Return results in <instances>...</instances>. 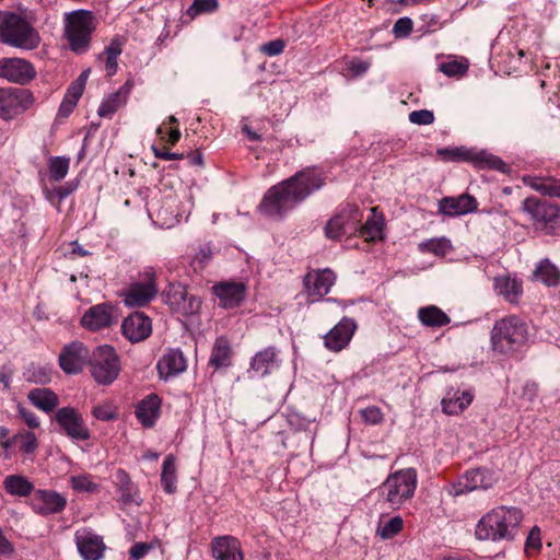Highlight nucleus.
<instances>
[{"label": "nucleus", "mask_w": 560, "mask_h": 560, "mask_svg": "<svg viewBox=\"0 0 560 560\" xmlns=\"http://www.w3.org/2000/svg\"><path fill=\"white\" fill-rule=\"evenodd\" d=\"M323 185L324 178L319 172L304 170L268 189L259 210L267 217L282 218Z\"/></svg>", "instance_id": "nucleus-1"}, {"label": "nucleus", "mask_w": 560, "mask_h": 560, "mask_svg": "<svg viewBox=\"0 0 560 560\" xmlns=\"http://www.w3.org/2000/svg\"><path fill=\"white\" fill-rule=\"evenodd\" d=\"M523 513L514 506H497L485 514L476 525V537L479 540H513L517 535Z\"/></svg>", "instance_id": "nucleus-2"}, {"label": "nucleus", "mask_w": 560, "mask_h": 560, "mask_svg": "<svg viewBox=\"0 0 560 560\" xmlns=\"http://www.w3.org/2000/svg\"><path fill=\"white\" fill-rule=\"evenodd\" d=\"M0 42L10 47L33 50L38 47L40 36L34 26L14 12H0Z\"/></svg>", "instance_id": "nucleus-3"}, {"label": "nucleus", "mask_w": 560, "mask_h": 560, "mask_svg": "<svg viewBox=\"0 0 560 560\" xmlns=\"http://www.w3.org/2000/svg\"><path fill=\"white\" fill-rule=\"evenodd\" d=\"M528 339L527 325L516 315L497 320L491 330L493 350L510 353L523 347Z\"/></svg>", "instance_id": "nucleus-4"}, {"label": "nucleus", "mask_w": 560, "mask_h": 560, "mask_svg": "<svg viewBox=\"0 0 560 560\" xmlns=\"http://www.w3.org/2000/svg\"><path fill=\"white\" fill-rule=\"evenodd\" d=\"M418 486L415 468H406L390 474L380 487V494L393 510H399L410 501Z\"/></svg>", "instance_id": "nucleus-5"}, {"label": "nucleus", "mask_w": 560, "mask_h": 560, "mask_svg": "<svg viewBox=\"0 0 560 560\" xmlns=\"http://www.w3.org/2000/svg\"><path fill=\"white\" fill-rule=\"evenodd\" d=\"M94 15L88 10H75L66 14V37L75 54L90 49L92 33L95 30Z\"/></svg>", "instance_id": "nucleus-6"}, {"label": "nucleus", "mask_w": 560, "mask_h": 560, "mask_svg": "<svg viewBox=\"0 0 560 560\" xmlns=\"http://www.w3.org/2000/svg\"><path fill=\"white\" fill-rule=\"evenodd\" d=\"M89 365L92 377L100 385H110L121 370L118 354L108 345L96 347L92 351Z\"/></svg>", "instance_id": "nucleus-7"}, {"label": "nucleus", "mask_w": 560, "mask_h": 560, "mask_svg": "<svg viewBox=\"0 0 560 560\" xmlns=\"http://www.w3.org/2000/svg\"><path fill=\"white\" fill-rule=\"evenodd\" d=\"M362 219L363 213L358 206L347 205L328 221L325 234L331 240H338L343 235L358 234Z\"/></svg>", "instance_id": "nucleus-8"}, {"label": "nucleus", "mask_w": 560, "mask_h": 560, "mask_svg": "<svg viewBox=\"0 0 560 560\" xmlns=\"http://www.w3.org/2000/svg\"><path fill=\"white\" fill-rule=\"evenodd\" d=\"M140 281L131 283L121 293L125 304L129 307H142L153 300L158 293L155 271L152 267H145L140 273Z\"/></svg>", "instance_id": "nucleus-9"}, {"label": "nucleus", "mask_w": 560, "mask_h": 560, "mask_svg": "<svg viewBox=\"0 0 560 560\" xmlns=\"http://www.w3.org/2000/svg\"><path fill=\"white\" fill-rule=\"evenodd\" d=\"M33 103L27 90L7 88L0 89V117L11 119L25 112Z\"/></svg>", "instance_id": "nucleus-10"}, {"label": "nucleus", "mask_w": 560, "mask_h": 560, "mask_svg": "<svg viewBox=\"0 0 560 560\" xmlns=\"http://www.w3.org/2000/svg\"><path fill=\"white\" fill-rule=\"evenodd\" d=\"M119 315L109 303H101L91 306L81 317V325L90 331H98L109 328L118 322Z\"/></svg>", "instance_id": "nucleus-11"}, {"label": "nucleus", "mask_w": 560, "mask_h": 560, "mask_svg": "<svg viewBox=\"0 0 560 560\" xmlns=\"http://www.w3.org/2000/svg\"><path fill=\"white\" fill-rule=\"evenodd\" d=\"M92 352L81 341L66 345L59 354V365L66 374H79L90 362Z\"/></svg>", "instance_id": "nucleus-12"}, {"label": "nucleus", "mask_w": 560, "mask_h": 560, "mask_svg": "<svg viewBox=\"0 0 560 560\" xmlns=\"http://www.w3.org/2000/svg\"><path fill=\"white\" fill-rule=\"evenodd\" d=\"M522 210L540 228L552 225L560 214V208L557 205L540 201L536 197L526 198L522 203Z\"/></svg>", "instance_id": "nucleus-13"}, {"label": "nucleus", "mask_w": 560, "mask_h": 560, "mask_svg": "<svg viewBox=\"0 0 560 560\" xmlns=\"http://www.w3.org/2000/svg\"><path fill=\"white\" fill-rule=\"evenodd\" d=\"M74 542L83 560H101L104 557L106 546L103 537L91 528L83 527L77 529Z\"/></svg>", "instance_id": "nucleus-14"}, {"label": "nucleus", "mask_w": 560, "mask_h": 560, "mask_svg": "<svg viewBox=\"0 0 560 560\" xmlns=\"http://www.w3.org/2000/svg\"><path fill=\"white\" fill-rule=\"evenodd\" d=\"M55 420L65 433L78 441L90 439V431L84 424L82 416L72 407H62L55 413Z\"/></svg>", "instance_id": "nucleus-15"}, {"label": "nucleus", "mask_w": 560, "mask_h": 560, "mask_svg": "<svg viewBox=\"0 0 560 560\" xmlns=\"http://www.w3.org/2000/svg\"><path fill=\"white\" fill-rule=\"evenodd\" d=\"M36 71L33 65L23 58H1L0 78L10 82L25 84L34 79Z\"/></svg>", "instance_id": "nucleus-16"}, {"label": "nucleus", "mask_w": 560, "mask_h": 560, "mask_svg": "<svg viewBox=\"0 0 560 560\" xmlns=\"http://www.w3.org/2000/svg\"><path fill=\"white\" fill-rule=\"evenodd\" d=\"M180 294V301H177V314L182 315L183 326L192 331L200 326L199 310L201 306L200 299L190 293L187 288L177 290V295Z\"/></svg>", "instance_id": "nucleus-17"}, {"label": "nucleus", "mask_w": 560, "mask_h": 560, "mask_svg": "<svg viewBox=\"0 0 560 560\" xmlns=\"http://www.w3.org/2000/svg\"><path fill=\"white\" fill-rule=\"evenodd\" d=\"M213 294L224 308H234L245 299L247 287L242 281H221L212 287Z\"/></svg>", "instance_id": "nucleus-18"}, {"label": "nucleus", "mask_w": 560, "mask_h": 560, "mask_svg": "<svg viewBox=\"0 0 560 560\" xmlns=\"http://www.w3.org/2000/svg\"><path fill=\"white\" fill-rule=\"evenodd\" d=\"M355 329V322L352 318L343 317L324 336L325 347L334 352L341 351L349 345Z\"/></svg>", "instance_id": "nucleus-19"}, {"label": "nucleus", "mask_w": 560, "mask_h": 560, "mask_svg": "<svg viewBox=\"0 0 560 560\" xmlns=\"http://www.w3.org/2000/svg\"><path fill=\"white\" fill-rule=\"evenodd\" d=\"M335 281L336 276L330 269L308 272L304 278V285L310 301H319L329 292Z\"/></svg>", "instance_id": "nucleus-20"}, {"label": "nucleus", "mask_w": 560, "mask_h": 560, "mask_svg": "<svg viewBox=\"0 0 560 560\" xmlns=\"http://www.w3.org/2000/svg\"><path fill=\"white\" fill-rule=\"evenodd\" d=\"M31 504L37 514H57L65 510L67 498L54 490H37L32 497Z\"/></svg>", "instance_id": "nucleus-21"}, {"label": "nucleus", "mask_w": 560, "mask_h": 560, "mask_svg": "<svg viewBox=\"0 0 560 560\" xmlns=\"http://www.w3.org/2000/svg\"><path fill=\"white\" fill-rule=\"evenodd\" d=\"M121 331L129 341L140 342L151 335V319L141 312H135L124 319Z\"/></svg>", "instance_id": "nucleus-22"}, {"label": "nucleus", "mask_w": 560, "mask_h": 560, "mask_svg": "<svg viewBox=\"0 0 560 560\" xmlns=\"http://www.w3.org/2000/svg\"><path fill=\"white\" fill-rule=\"evenodd\" d=\"M214 560H244L241 541L231 535L217 536L211 540Z\"/></svg>", "instance_id": "nucleus-23"}, {"label": "nucleus", "mask_w": 560, "mask_h": 560, "mask_svg": "<svg viewBox=\"0 0 560 560\" xmlns=\"http://www.w3.org/2000/svg\"><path fill=\"white\" fill-rule=\"evenodd\" d=\"M135 415L143 428H152L161 415V398L149 394L137 404Z\"/></svg>", "instance_id": "nucleus-24"}, {"label": "nucleus", "mask_w": 560, "mask_h": 560, "mask_svg": "<svg viewBox=\"0 0 560 560\" xmlns=\"http://www.w3.org/2000/svg\"><path fill=\"white\" fill-rule=\"evenodd\" d=\"M477 207L476 198L468 194H463L458 197H445L439 203L440 212L448 217L474 212L477 210Z\"/></svg>", "instance_id": "nucleus-25"}, {"label": "nucleus", "mask_w": 560, "mask_h": 560, "mask_svg": "<svg viewBox=\"0 0 560 560\" xmlns=\"http://www.w3.org/2000/svg\"><path fill=\"white\" fill-rule=\"evenodd\" d=\"M168 120V122L159 126L156 129L158 141L151 147L154 155L165 161L175 160V153L171 152L166 147V143L175 142V128L172 125L175 121V116L171 115Z\"/></svg>", "instance_id": "nucleus-26"}, {"label": "nucleus", "mask_w": 560, "mask_h": 560, "mask_svg": "<svg viewBox=\"0 0 560 560\" xmlns=\"http://www.w3.org/2000/svg\"><path fill=\"white\" fill-rule=\"evenodd\" d=\"M132 82H125L116 92L107 95L101 103L97 114L104 118H112L113 115L126 105L132 90Z\"/></svg>", "instance_id": "nucleus-27"}, {"label": "nucleus", "mask_w": 560, "mask_h": 560, "mask_svg": "<svg viewBox=\"0 0 560 560\" xmlns=\"http://www.w3.org/2000/svg\"><path fill=\"white\" fill-rule=\"evenodd\" d=\"M278 366V350L275 347H268L252 358L249 373L264 377Z\"/></svg>", "instance_id": "nucleus-28"}, {"label": "nucleus", "mask_w": 560, "mask_h": 560, "mask_svg": "<svg viewBox=\"0 0 560 560\" xmlns=\"http://www.w3.org/2000/svg\"><path fill=\"white\" fill-rule=\"evenodd\" d=\"M474 399V392L470 389H450L442 399V410L446 415H458L463 412Z\"/></svg>", "instance_id": "nucleus-29"}, {"label": "nucleus", "mask_w": 560, "mask_h": 560, "mask_svg": "<svg viewBox=\"0 0 560 560\" xmlns=\"http://www.w3.org/2000/svg\"><path fill=\"white\" fill-rule=\"evenodd\" d=\"M493 288L505 301L516 304L523 294L522 281L510 276H498L493 279Z\"/></svg>", "instance_id": "nucleus-30"}, {"label": "nucleus", "mask_w": 560, "mask_h": 560, "mask_svg": "<svg viewBox=\"0 0 560 560\" xmlns=\"http://www.w3.org/2000/svg\"><path fill=\"white\" fill-rule=\"evenodd\" d=\"M384 217L378 213L375 208L371 209V214L365 223H360L358 234L366 241L376 242L384 238Z\"/></svg>", "instance_id": "nucleus-31"}, {"label": "nucleus", "mask_w": 560, "mask_h": 560, "mask_svg": "<svg viewBox=\"0 0 560 560\" xmlns=\"http://www.w3.org/2000/svg\"><path fill=\"white\" fill-rule=\"evenodd\" d=\"M27 399L37 409L46 413L51 412L59 404L58 396L47 387L33 388L28 392Z\"/></svg>", "instance_id": "nucleus-32"}, {"label": "nucleus", "mask_w": 560, "mask_h": 560, "mask_svg": "<svg viewBox=\"0 0 560 560\" xmlns=\"http://www.w3.org/2000/svg\"><path fill=\"white\" fill-rule=\"evenodd\" d=\"M232 348L230 341L224 337L215 339L209 365L214 370L228 368L232 364Z\"/></svg>", "instance_id": "nucleus-33"}, {"label": "nucleus", "mask_w": 560, "mask_h": 560, "mask_svg": "<svg viewBox=\"0 0 560 560\" xmlns=\"http://www.w3.org/2000/svg\"><path fill=\"white\" fill-rule=\"evenodd\" d=\"M523 182L526 186L544 196L560 198V179L552 177L525 176Z\"/></svg>", "instance_id": "nucleus-34"}, {"label": "nucleus", "mask_w": 560, "mask_h": 560, "mask_svg": "<svg viewBox=\"0 0 560 560\" xmlns=\"http://www.w3.org/2000/svg\"><path fill=\"white\" fill-rule=\"evenodd\" d=\"M122 51V42L119 37H115L105 47L104 51L97 56L98 60L105 61V70L108 77L116 74L118 69L117 59Z\"/></svg>", "instance_id": "nucleus-35"}, {"label": "nucleus", "mask_w": 560, "mask_h": 560, "mask_svg": "<svg viewBox=\"0 0 560 560\" xmlns=\"http://www.w3.org/2000/svg\"><path fill=\"white\" fill-rule=\"evenodd\" d=\"M436 154L444 162H472L476 164L478 151L465 147L440 148Z\"/></svg>", "instance_id": "nucleus-36"}, {"label": "nucleus", "mask_w": 560, "mask_h": 560, "mask_svg": "<svg viewBox=\"0 0 560 560\" xmlns=\"http://www.w3.org/2000/svg\"><path fill=\"white\" fill-rule=\"evenodd\" d=\"M418 319L427 327H442L451 322L448 315L435 305L420 307L418 310Z\"/></svg>", "instance_id": "nucleus-37"}, {"label": "nucleus", "mask_w": 560, "mask_h": 560, "mask_svg": "<svg viewBox=\"0 0 560 560\" xmlns=\"http://www.w3.org/2000/svg\"><path fill=\"white\" fill-rule=\"evenodd\" d=\"M3 488L10 495L27 497L34 491V485L22 475H9L3 480Z\"/></svg>", "instance_id": "nucleus-38"}, {"label": "nucleus", "mask_w": 560, "mask_h": 560, "mask_svg": "<svg viewBox=\"0 0 560 560\" xmlns=\"http://www.w3.org/2000/svg\"><path fill=\"white\" fill-rule=\"evenodd\" d=\"M219 9L218 0H194L186 12L182 14V24H189L192 20L201 14L214 13Z\"/></svg>", "instance_id": "nucleus-39"}, {"label": "nucleus", "mask_w": 560, "mask_h": 560, "mask_svg": "<svg viewBox=\"0 0 560 560\" xmlns=\"http://www.w3.org/2000/svg\"><path fill=\"white\" fill-rule=\"evenodd\" d=\"M468 485L471 488V491L479 489H489L495 482V478L493 474L486 468H476L465 472Z\"/></svg>", "instance_id": "nucleus-40"}, {"label": "nucleus", "mask_w": 560, "mask_h": 560, "mask_svg": "<svg viewBox=\"0 0 560 560\" xmlns=\"http://www.w3.org/2000/svg\"><path fill=\"white\" fill-rule=\"evenodd\" d=\"M404 528V520L399 515H395L385 520L381 517L376 526V536L383 540L390 539L398 535Z\"/></svg>", "instance_id": "nucleus-41"}, {"label": "nucleus", "mask_w": 560, "mask_h": 560, "mask_svg": "<svg viewBox=\"0 0 560 560\" xmlns=\"http://www.w3.org/2000/svg\"><path fill=\"white\" fill-rule=\"evenodd\" d=\"M535 277L548 287H557L560 283V270L548 259H544L538 264Z\"/></svg>", "instance_id": "nucleus-42"}, {"label": "nucleus", "mask_w": 560, "mask_h": 560, "mask_svg": "<svg viewBox=\"0 0 560 560\" xmlns=\"http://www.w3.org/2000/svg\"><path fill=\"white\" fill-rule=\"evenodd\" d=\"M422 253H431L436 256H445L452 248L451 242L445 237L430 238L419 244Z\"/></svg>", "instance_id": "nucleus-43"}, {"label": "nucleus", "mask_w": 560, "mask_h": 560, "mask_svg": "<svg viewBox=\"0 0 560 560\" xmlns=\"http://www.w3.org/2000/svg\"><path fill=\"white\" fill-rule=\"evenodd\" d=\"M70 159L66 156H52L48 161L50 178L55 182L63 179L69 171Z\"/></svg>", "instance_id": "nucleus-44"}, {"label": "nucleus", "mask_w": 560, "mask_h": 560, "mask_svg": "<svg viewBox=\"0 0 560 560\" xmlns=\"http://www.w3.org/2000/svg\"><path fill=\"white\" fill-rule=\"evenodd\" d=\"M117 477L121 483V498L125 503L139 502L137 488L131 482L129 476L124 470H118Z\"/></svg>", "instance_id": "nucleus-45"}, {"label": "nucleus", "mask_w": 560, "mask_h": 560, "mask_svg": "<svg viewBox=\"0 0 560 560\" xmlns=\"http://www.w3.org/2000/svg\"><path fill=\"white\" fill-rule=\"evenodd\" d=\"M156 370L161 380H168L175 374V350L168 351L158 361Z\"/></svg>", "instance_id": "nucleus-46"}, {"label": "nucleus", "mask_w": 560, "mask_h": 560, "mask_svg": "<svg viewBox=\"0 0 560 560\" xmlns=\"http://www.w3.org/2000/svg\"><path fill=\"white\" fill-rule=\"evenodd\" d=\"M175 475V460L173 455H168L163 463L161 483L167 493H173V482Z\"/></svg>", "instance_id": "nucleus-47"}, {"label": "nucleus", "mask_w": 560, "mask_h": 560, "mask_svg": "<svg viewBox=\"0 0 560 560\" xmlns=\"http://www.w3.org/2000/svg\"><path fill=\"white\" fill-rule=\"evenodd\" d=\"M476 165L480 167H489L492 170H498L501 172L508 171V165L505 162H503L500 158L490 154L486 151H478V158L476 161Z\"/></svg>", "instance_id": "nucleus-48"}, {"label": "nucleus", "mask_w": 560, "mask_h": 560, "mask_svg": "<svg viewBox=\"0 0 560 560\" xmlns=\"http://www.w3.org/2000/svg\"><path fill=\"white\" fill-rule=\"evenodd\" d=\"M70 483L73 490L78 492L93 493L97 491L98 485L93 481L90 475L72 476Z\"/></svg>", "instance_id": "nucleus-49"}, {"label": "nucleus", "mask_w": 560, "mask_h": 560, "mask_svg": "<svg viewBox=\"0 0 560 560\" xmlns=\"http://www.w3.org/2000/svg\"><path fill=\"white\" fill-rule=\"evenodd\" d=\"M24 378L27 382L36 384H45L49 382L50 375L45 366L31 364L24 372Z\"/></svg>", "instance_id": "nucleus-50"}, {"label": "nucleus", "mask_w": 560, "mask_h": 560, "mask_svg": "<svg viewBox=\"0 0 560 560\" xmlns=\"http://www.w3.org/2000/svg\"><path fill=\"white\" fill-rule=\"evenodd\" d=\"M468 69V63L464 61H447L440 66V70L447 77H456L464 74Z\"/></svg>", "instance_id": "nucleus-51"}, {"label": "nucleus", "mask_w": 560, "mask_h": 560, "mask_svg": "<svg viewBox=\"0 0 560 560\" xmlns=\"http://www.w3.org/2000/svg\"><path fill=\"white\" fill-rule=\"evenodd\" d=\"M445 491L452 497H458L471 492V488L468 485L467 478L464 474L456 481L448 483L445 487Z\"/></svg>", "instance_id": "nucleus-52"}, {"label": "nucleus", "mask_w": 560, "mask_h": 560, "mask_svg": "<svg viewBox=\"0 0 560 560\" xmlns=\"http://www.w3.org/2000/svg\"><path fill=\"white\" fill-rule=\"evenodd\" d=\"M413 27L412 20L404 16L398 19L393 26V34L396 38H404L409 36Z\"/></svg>", "instance_id": "nucleus-53"}, {"label": "nucleus", "mask_w": 560, "mask_h": 560, "mask_svg": "<svg viewBox=\"0 0 560 560\" xmlns=\"http://www.w3.org/2000/svg\"><path fill=\"white\" fill-rule=\"evenodd\" d=\"M362 419L372 425L378 424L383 421L384 415L376 406H370L360 411Z\"/></svg>", "instance_id": "nucleus-54"}, {"label": "nucleus", "mask_w": 560, "mask_h": 560, "mask_svg": "<svg viewBox=\"0 0 560 560\" xmlns=\"http://www.w3.org/2000/svg\"><path fill=\"white\" fill-rule=\"evenodd\" d=\"M409 121L415 125H430L434 121V114L428 109L413 110L409 114Z\"/></svg>", "instance_id": "nucleus-55"}, {"label": "nucleus", "mask_w": 560, "mask_h": 560, "mask_svg": "<svg viewBox=\"0 0 560 560\" xmlns=\"http://www.w3.org/2000/svg\"><path fill=\"white\" fill-rule=\"evenodd\" d=\"M21 440V451L25 454H32L37 448V439L36 435L33 432H25L18 435Z\"/></svg>", "instance_id": "nucleus-56"}, {"label": "nucleus", "mask_w": 560, "mask_h": 560, "mask_svg": "<svg viewBox=\"0 0 560 560\" xmlns=\"http://www.w3.org/2000/svg\"><path fill=\"white\" fill-rule=\"evenodd\" d=\"M177 161H183L185 164L200 168L203 164L202 154L199 151H190L187 154L177 153Z\"/></svg>", "instance_id": "nucleus-57"}, {"label": "nucleus", "mask_w": 560, "mask_h": 560, "mask_svg": "<svg viewBox=\"0 0 560 560\" xmlns=\"http://www.w3.org/2000/svg\"><path fill=\"white\" fill-rule=\"evenodd\" d=\"M284 49V42L275 39L261 46V51L270 57L280 55Z\"/></svg>", "instance_id": "nucleus-58"}, {"label": "nucleus", "mask_w": 560, "mask_h": 560, "mask_svg": "<svg viewBox=\"0 0 560 560\" xmlns=\"http://www.w3.org/2000/svg\"><path fill=\"white\" fill-rule=\"evenodd\" d=\"M541 546L540 539V529L538 527H534L526 539L525 549L529 551L530 549L537 550Z\"/></svg>", "instance_id": "nucleus-59"}, {"label": "nucleus", "mask_w": 560, "mask_h": 560, "mask_svg": "<svg viewBox=\"0 0 560 560\" xmlns=\"http://www.w3.org/2000/svg\"><path fill=\"white\" fill-rule=\"evenodd\" d=\"M151 545L147 542H137L135 544L129 551L130 560H140L142 559L151 549Z\"/></svg>", "instance_id": "nucleus-60"}, {"label": "nucleus", "mask_w": 560, "mask_h": 560, "mask_svg": "<svg viewBox=\"0 0 560 560\" xmlns=\"http://www.w3.org/2000/svg\"><path fill=\"white\" fill-rule=\"evenodd\" d=\"M19 415L30 428L36 429L39 427V420L33 411L19 406Z\"/></svg>", "instance_id": "nucleus-61"}, {"label": "nucleus", "mask_w": 560, "mask_h": 560, "mask_svg": "<svg viewBox=\"0 0 560 560\" xmlns=\"http://www.w3.org/2000/svg\"><path fill=\"white\" fill-rule=\"evenodd\" d=\"M93 416L102 421H110L116 418V413L109 408L97 406L93 409Z\"/></svg>", "instance_id": "nucleus-62"}, {"label": "nucleus", "mask_w": 560, "mask_h": 560, "mask_svg": "<svg viewBox=\"0 0 560 560\" xmlns=\"http://www.w3.org/2000/svg\"><path fill=\"white\" fill-rule=\"evenodd\" d=\"M14 552L13 544L4 536L0 529V556H11Z\"/></svg>", "instance_id": "nucleus-63"}, {"label": "nucleus", "mask_w": 560, "mask_h": 560, "mask_svg": "<svg viewBox=\"0 0 560 560\" xmlns=\"http://www.w3.org/2000/svg\"><path fill=\"white\" fill-rule=\"evenodd\" d=\"M212 258V253L209 247H202L197 253L195 258V264H199V268H201L205 264H207Z\"/></svg>", "instance_id": "nucleus-64"}]
</instances>
